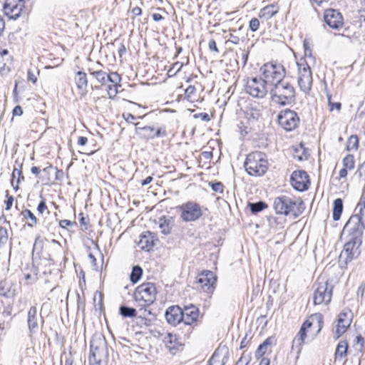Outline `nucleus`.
<instances>
[{"label": "nucleus", "instance_id": "f257e3e1", "mask_svg": "<svg viewBox=\"0 0 365 365\" xmlns=\"http://www.w3.org/2000/svg\"><path fill=\"white\" fill-rule=\"evenodd\" d=\"M156 288L153 283L148 282L139 285L134 292L135 301L140 307L139 312L140 314L138 318L145 321L144 324L148 325L150 321L146 319L147 316L151 314L150 310L147 308L150 307L156 299Z\"/></svg>", "mask_w": 365, "mask_h": 365}, {"label": "nucleus", "instance_id": "f03ea898", "mask_svg": "<svg viewBox=\"0 0 365 365\" xmlns=\"http://www.w3.org/2000/svg\"><path fill=\"white\" fill-rule=\"evenodd\" d=\"M269 94L272 102L279 106H291L296 101L295 88L287 81L271 87Z\"/></svg>", "mask_w": 365, "mask_h": 365}, {"label": "nucleus", "instance_id": "7ed1b4c3", "mask_svg": "<svg viewBox=\"0 0 365 365\" xmlns=\"http://www.w3.org/2000/svg\"><path fill=\"white\" fill-rule=\"evenodd\" d=\"M273 207L277 214L287 216L299 217L304 210V204L302 200L293 199L289 196L282 195L274 198Z\"/></svg>", "mask_w": 365, "mask_h": 365}, {"label": "nucleus", "instance_id": "20e7f679", "mask_svg": "<svg viewBox=\"0 0 365 365\" xmlns=\"http://www.w3.org/2000/svg\"><path fill=\"white\" fill-rule=\"evenodd\" d=\"M322 325L323 317L321 314L316 313L311 315L309 318L302 324L299 332L294 338L292 349H294L296 348L297 351H299L307 336V330L314 327L316 329L315 334H317L321 331Z\"/></svg>", "mask_w": 365, "mask_h": 365}, {"label": "nucleus", "instance_id": "39448f33", "mask_svg": "<svg viewBox=\"0 0 365 365\" xmlns=\"http://www.w3.org/2000/svg\"><path fill=\"white\" fill-rule=\"evenodd\" d=\"M245 168L250 175L261 176L268 168V162L265 153L255 151L250 153L245 162Z\"/></svg>", "mask_w": 365, "mask_h": 365}, {"label": "nucleus", "instance_id": "423d86ee", "mask_svg": "<svg viewBox=\"0 0 365 365\" xmlns=\"http://www.w3.org/2000/svg\"><path fill=\"white\" fill-rule=\"evenodd\" d=\"M313 302L314 305L328 304L332 297L334 286L326 276H319L314 284Z\"/></svg>", "mask_w": 365, "mask_h": 365}, {"label": "nucleus", "instance_id": "0eeeda50", "mask_svg": "<svg viewBox=\"0 0 365 365\" xmlns=\"http://www.w3.org/2000/svg\"><path fill=\"white\" fill-rule=\"evenodd\" d=\"M262 78L271 87L284 81L286 70L284 67L276 62L264 63L259 69Z\"/></svg>", "mask_w": 365, "mask_h": 365}, {"label": "nucleus", "instance_id": "6e6552de", "mask_svg": "<svg viewBox=\"0 0 365 365\" xmlns=\"http://www.w3.org/2000/svg\"><path fill=\"white\" fill-rule=\"evenodd\" d=\"M180 219L185 222H195L203 215L202 207L195 201H187L178 207Z\"/></svg>", "mask_w": 365, "mask_h": 365}, {"label": "nucleus", "instance_id": "1a4fd4ad", "mask_svg": "<svg viewBox=\"0 0 365 365\" xmlns=\"http://www.w3.org/2000/svg\"><path fill=\"white\" fill-rule=\"evenodd\" d=\"M298 67V84L302 91L307 93L311 88L312 85V75L309 65V62L306 59L301 58L297 63Z\"/></svg>", "mask_w": 365, "mask_h": 365}, {"label": "nucleus", "instance_id": "9d476101", "mask_svg": "<svg viewBox=\"0 0 365 365\" xmlns=\"http://www.w3.org/2000/svg\"><path fill=\"white\" fill-rule=\"evenodd\" d=\"M364 216L358 211L351 215L344 227V232H347L349 237L361 239L364 229Z\"/></svg>", "mask_w": 365, "mask_h": 365}, {"label": "nucleus", "instance_id": "9b49d317", "mask_svg": "<svg viewBox=\"0 0 365 365\" xmlns=\"http://www.w3.org/2000/svg\"><path fill=\"white\" fill-rule=\"evenodd\" d=\"M268 84L260 77L247 78L245 84L247 93L256 98H263L268 93Z\"/></svg>", "mask_w": 365, "mask_h": 365}, {"label": "nucleus", "instance_id": "f8f14e48", "mask_svg": "<svg viewBox=\"0 0 365 365\" xmlns=\"http://www.w3.org/2000/svg\"><path fill=\"white\" fill-rule=\"evenodd\" d=\"M107 343L105 337L101 334L93 335L90 344L88 358L107 359Z\"/></svg>", "mask_w": 365, "mask_h": 365}, {"label": "nucleus", "instance_id": "ddd939ff", "mask_svg": "<svg viewBox=\"0 0 365 365\" xmlns=\"http://www.w3.org/2000/svg\"><path fill=\"white\" fill-rule=\"evenodd\" d=\"M278 123L285 130L291 131L297 127L299 118L295 111L286 109L278 115Z\"/></svg>", "mask_w": 365, "mask_h": 365}, {"label": "nucleus", "instance_id": "4468645a", "mask_svg": "<svg viewBox=\"0 0 365 365\" xmlns=\"http://www.w3.org/2000/svg\"><path fill=\"white\" fill-rule=\"evenodd\" d=\"M353 317L354 314L349 308L344 309L339 314L335 331L336 339L339 338L347 330L352 322Z\"/></svg>", "mask_w": 365, "mask_h": 365}, {"label": "nucleus", "instance_id": "2eb2a0df", "mask_svg": "<svg viewBox=\"0 0 365 365\" xmlns=\"http://www.w3.org/2000/svg\"><path fill=\"white\" fill-rule=\"evenodd\" d=\"M217 277L213 272L210 270L203 271L197 277V282L203 292L212 294L215 289Z\"/></svg>", "mask_w": 365, "mask_h": 365}, {"label": "nucleus", "instance_id": "dca6fc26", "mask_svg": "<svg viewBox=\"0 0 365 365\" xmlns=\"http://www.w3.org/2000/svg\"><path fill=\"white\" fill-rule=\"evenodd\" d=\"M291 185L297 191L303 192L309 188V175L304 170L294 171L291 175Z\"/></svg>", "mask_w": 365, "mask_h": 365}, {"label": "nucleus", "instance_id": "f3484780", "mask_svg": "<svg viewBox=\"0 0 365 365\" xmlns=\"http://www.w3.org/2000/svg\"><path fill=\"white\" fill-rule=\"evenodd\" d=\"M135 133L141 138L146 140L167 136V131L165 128H156L153 126L136 127Z\"/></svg>", "mask_w": 365, "mask_h": 365}, {"label": "nucleus", "instance_id": "a211bd4d", "mask_svg": "<svg viewBox=\"0 0 365 365\" xmlns=\"http://www.w3.org/2000/svg\"><path fill=\"white\" fill-rule=\"evenodd\" d=\"M24 7V0H6L3 10L9 19H16L19 17Z\"/></svg>", "mask_w": 365, "mask_h": 365}, {"label": "nucleus", "instance_id": "6ab92c4d", "mask_svg": "<svg viewBox=\"0 0 365 365\" xmlns=\"http://www.w3.org/2000/svg\"><path fill=\"white\" fill-rule=\"evenodd\" d=\"M361 242V239H353L349 237V240L344 245V250L341 254V256L345 257L346 262L351 261L358 256L359 254V248Z\"/></svg>", "mask_w": 365, "mask_h": 365}, {"label": "nucleus", "instance_id": "aec40b11", "mask_svg": "<svg viewBox=\"0 0 365 365\" xmlns=\"http://www.w3.org/2000/svg\"><path fill=\"white\" fill-rule=\"evenodd\" d=\"M324 22L333 29H339L344 24V19L341 14L333 9L325 10L324 14Z\"/></svg>", "mask_w": 365, "mask_h": 365}, {"label": "nucleus", "instance_id": "412c9836", "mask_svg": "<svg viewBox=\"0 0 365 365\" xmlns=\"http://www.w3.org/2000/svg\"><path fill=\"white\" fill-rule=\"evenodd\" d=\"M43 319L40 315H37V308L35 306L31 307L27 314V324L31 334H35L39 329L40 324H43Z\"/></svg>", "mask_w": 365, "mask_h": 365}, {"label": "nucleus", "instance_id": "4be33fe9", "mask_svg": "<svg viewBox=\"0 0 365 365\" xmlns=\"http://www.w3.org/2000/svg\"><path fill=\"white\" fill-rule=\"evenodd\" d=\"M183 316L182 309L178 305L169 307L165 313L166 321L173 326L183 322Z\"/></svg>", "mask_w": 365, "mask_h": 365}, {"label": "nucleus", "instance_id": "5701e85b", "mask_svg": "<svg viewBox=\"0 0 365 365\" xmlns=\"http://www.w3.org/2000/svg\"><path fill=\"white\" fill-rule=\"evenodd\" d=\"M183 322L185 324L190 325L197 322L199 317V309L193 304L185 306L182 309Z\"/></svg>", "mask_w": 365, "mask_h": 365}, {"label": "nucleus", "instance_id": "b1692460", "mask_svg": "<svg viewBox=\"0 0 365 365\" xmlns=\"http://www.w3.org/2000/svg\"><path fill=\"white\" fill-rule=\"evenodd\" d=\"M277 339L271 336L267 338L257 348L255 351V356L257 359L262 357L265 354L272 351V348L276 344Z\"/></svg>", "mask_w": 365, "mask_h": 365}, {"label": "nucleus", "instance_id": "393cba45", "mask_svg": "<svg viewBox=\"0 0 365 365\" xmlns=\"http://www.w3.org/2000/svg\"><path fill=\"white\" fill-rule=\"evenodd\" d=\"M163 341L167 347V349L172 353L175 354L178 350L179 347L181 346L182 344L179 341V339L175 334L170 332H168L164 336Z\"/></svg>", "mask_w": 365, "mask_h": 365}, {"label": "nucleus", "instance_id": "a878e982", "mask_svg": "<svg viewBox=\"0 0 365 365\" xmlns=\"http://www.w3.org/2000/svg\"><path fill=\"white\" fill-rule=\"evenodd\" d=\"M174 225V219L170 216H163L159 218L158 227L160 232L167 235L171 232Z\"/></svg>", "mask_w": 365, "mask_h": 365}, {"label": "nucleus", "instance_id": "bb28decb", "mask_svg": "<svg viewBox=\"0 0 365 365\" xmlns=\"http://www.w3.org/2000/svg\"><path fill=\"white\" fill-rule=\"evenodd\" d=\"M75 82L80 94L84 96L87 93L88 78L86 73L83 71H78L76 74Z\"/></svg>", "mask_w": 365, "mask_h": 365}, {"label": "nucleus", "instance_id": "cd10ccee", "mask_svg": "<svg viewBox=\"0 0 365 365\" xmlns=\"http://www.w3.org/2000/svg\"><path fill=\"white\" fill-rule=\"evenodd\" d=\"M154 236L153 233L148 232L147 233L140 235L138 244L142 250L149 251L154 247Z\"/></svg>", "mask_w": 365, "mask_h": 365}, {"label": "nucleus", "instance_id": "c85d7f7f", "mask_svg": "<svg viewBox=\"0 0 365 365\" xmlns=\"http://www.w3.org/2000/svg\"><path fill=\"white\" fill-rule=\"evenodd\" d=\"M15 294V289L9 280H3L0 282V296L10 298Z\"/></svg>", "mask_w": 365, "mask_h": 365}, {"label": "nucleus", "instance_id": "c756f323", "mask_svg": "<svg viewBox=\"0 0 365 365\" xmlns=\"http://www.w3.org/2000/svg\"><path fill=\"white\" fill-rule=\"evenodd\" d=\"M278 12V7L274 4H269L262 8L259 12V17L265 20L270 19Z\"/></svg>", "mask_w": 365, "mask_h": 365}, {"label": "nucleus", "instance_id": "7c9ffc66", "mask_svg": "<svg viewBox=\"0 0 365 365\" xmlns=\"http://www.w3.org/2000/svg\"><path fill=\"white\" fill-rule=\"evenodd\" d=\"M88 71L91 75H92L96 81L103 86L108 81V73L106 71H103L102 69L96 68L94 70L92 68H88Z\"/></svg>", "mask_w": 365, "mask_h": 365}, {"label": "nucleus", "instance_id": "2f4dec72", "mask_svg": "<svg viewBox=\"0 0 365 365\" xmlns=\"http://www.w3.org/2000/svg\"><path fill=\"white\" fill-rule=\"evenodd\" d=\"M348 350V343L345 341H341L338 344L335 351V359L341 360L346 356Z\"/></svg>", "mask_w": 365, "mask_h": 365}, {"label": "nucleus", "instance_id": "473e14b6", "mask_svg": "<svg viewBox=\"0 0 365 365\" xmlns=\"http://www.w3.org/2000/svg\"><path fill=\"white\" fill-rule=\"evenodd\" d=\"M24 180V177L22 175L21 170L20 169L14 168L12 172L11 183L15 191H17L19 190V185L21 182V181Z\"/></svg>", "mask_w": 365, "mask_h": 365}, {"label": "nucleus", "instance_id": "72a5a7b5", "mask_svg": "<svg viewBox=\"0 0 365 365\" xmlns=\"http://www.w3.org/2000/svg\"><path fill=\"white\" fill-rule=\"evenodd\" d=\"M343 211V201L341 198H337L334 201L333 205V219L339 220Z\"/></svg>", "mask_w": 365, "mask_h": 365}, {"label": "nucleus", "instance_id": "f704fd0d", "mask_svg": "<svg viewBox=\"0 0 365 365\" xmlns=\"http://www.w3.org/2000/svg\"><path fill=\"white\" fill-rule=\"evenodd\" d=\"M119 312L123 317H134L137 316V311L135 309L124 305L120 307Z\"/></svg>", "mask_w": 365, "mask_h": 365}, {"label": "nucleus", "instance_id": "c9c22d12", "mask_svg": "<svg viewBox=\"0 0 365 365\" xmlns=\"http://www.w3.org/2000/svg\"><path fill=\"white\" fill-rule=\"evenodd\" d=\"M142 274H143L142 268L138 265L134 266L133 267L132 272L130 274V279L133 284H135L141 278Z\"/></svg>", "mask_w": 365, "mask_h": 365}, {"label": "nucleus", "instance_id": "e433bc0d", "mask_svg": "<svg viewBox=\"0 0 365 365\" xmlns=\"http://www.w3.org/2000/svg\"><path fill=\"white\" fill-rule=\"evenodd\" d=\"M227 356H224L222 360L219 359V354L217 351L214 352L207 365H225L227 361Z\"/></svg>", "mask_w": 365, "mask_h": 365}, {"label": "nucleus", "instance_id": "4c0bfd02", "mask_svg": "<svg viewBox=\"0 0 365 365\" xmlns=\"http://www.w3.org/2000/svg\"><path fill=\"white\" fill-rule=\"evenodd\" d=\"M249 207L253 214H257L264 210L267 205L265 202L259 201L257 202L249 203Z\"/></svg>", "mask_w": 365, "mask_h": 365}, {"label": "nucleus", "instance_id": "58836bf2", "mask_svg": "<svg viewBox=\"0 0 365 365\" xmlns=\"http://www.w3.org/2000/svg\"><path fill=\"white\" fill-rule=\"evenodd\" d=\"M359 147V138L357 135H351L348 140L346 149L348 150H357Z\"/></svg>", "mask_w": 365, "mask_h": 365}, {"label": "nucleus", "instance_id": "ea45409f", "mask_svg": "<svg viewBox=\"0 0 365 365\" xmlns=\"http://www.w3.org/2000/svg\"><path fill=\"white\" fill-rule=\"evenodd\" d=\"M21 214L26 219H29L31 221V222L28 223L29 226L33 227L37 223V218L31 210L26 209L22 212Z\"/></svg>", "mask_w": 365, "mask_h": 365}, {"label": "nucleus", "instance_id": "a19ab883", "mask_svg": "<svg viewBox=\"0 0 365 365\" xmlns=\"http://www.w3.org/2000/svg\"><path fill=\"white\" fill-rule=\"evenodd\" d=\"M354 158L352 155H347L343 160L344 167L352 170L354 168Z\"/></svg>", "mask_w": 365, "mask_h": 365}, {"label": "nucleus", "instance_id": "79ce46f5", "mask_svg": "<svg viewBox=\"0 0 365 365\" xmlns=\"http://www.w3.org/2000/svg\"><path fill=\"white\" fill-rule=\"evenodd\" d=\"M108 81L115 85H120L121 77L118 73L111 72L110 74H108Z\"/></svg>", "mask_w": 365, "mask_h": 365}, {"label": "nucleus", "instance_id": "37998d69", "mask_svg": "<svg viewBox=\"0 0 365 365\" xmlns=\"http://www.w3.org/2000/svg\"><path fill=\"white\" fill-rule=\"evenodd\" d=\"M359 212L364 216L365 220V195L361 199L360 202L357 204L354 212Z\"/></svg>", "mask_w": 365, "mask_h": 365}, {"label": "nucleus", "instance_id": "c03bdc74", "mask_svg": "<svg viewBox=\"0 0 365 365\" xmlns=\"http://www.w3.org/2000/svg\"><path fill=\"white\" fill-rule=\"evenodd\" d=\"M119 86H120V85L115 84L109 85L107 86V92L110 98H113L114 97H115V96L118 93V88Z\"/></svg>", "mask_w": 365, "mask_h": 365}, {"label": "nucleus", "instance_id": "a18cd8bd", "mask_svg": "<svg viewBox=\"0 0 365 365\" xmlns=\"http://www.w3.org/2000/svg\"><path fill=\"white\" fill-rule=\"evenodd\" d=\"M249 51L242 50L240 54L237 53V62L241 61L242 66H245L247 62Z\"/></svg>", "mask_w": 365, "mask_h": 365}, {"label": "nucleus", "instance_id": "49530a36", "mask_svg": "<svg viewBox=\"0 0 365 365\" xmlns=\"http://www.w3.org/2000/svg\"><path fill=\"white\" fill-rule=\"evenodd\" d=\"M210 185L212 187V190L218 193H222L224 185L221 182H210Z\"/></svg>", "mask_w": 365, "mask_h": 365}, {"label": "nucleus", "instance_id": "de8ad7c7", "mask_svg": "<svg viewBox=\"0 0 365 365\" xmlns=\"http://www.w3.org/2000/svg\"><path fill=\"white\" fill-rule=\"evenodd\" d=\"M49 247L56 252H60L61 251V245L56 240L48 241Z\"/></svg>", "mask_w": 365, "mask_h": 365}, {"label": "nucleus", "instance_id": "09e8293b", "mask_svg": "<svg viewBox=\"0 0 365 365\" xmlns=\"http://www.w3.org/2000/svg\"><path fill=\"white\" fill-rule=\"evenodd\" d=\"M8 240L7 230L3 227H0V245L4 244Z\"/></svg>", "mask_w": 365, "mask_h": 365}, {"label": "nucleus", "instance_id": "8fccbe9b", "mask_svg": "<svg viewBox=\"0 0 365 365\" xmlns=\"http://www.w3.org/2000/svg\"><path fill=\"white\" fill-rule=\"evenodd\" d=\"M89 365H106L107 359L88 358Z\"/></svg>", "mask_w": 365, "mask_h": 365}, {"label": "nucleus", "instance_id": "3c124183", "mask_svg": "<svg viewBox=\"0 0 365 365\" xmlns=\"http://www.w3.org/2000/svg\"><path fill=\"white\" fill-rule=\"evenodd\" d=\"M250 29L252 31L258 30L259 26V21L257 18H252L250 21Z\"/></svg>", "mask_w": 365, "mask_h": 365}, {"label": "nucleus", "instance_id": "603ef678", "mask_svg": "<svg viewBox=\"0 0 365 365\" xmlns=\"http://www.w3.org/2000/svg\"><path fill=\"white\" fill-rule=\"evenodd\" d=\"M41 200L40 201L39 204L38 205L37 210H38V213L43 214V212L47 209V206L46 205L45 199L42 196H41Z\"/></svg>", "mask_w": 365, "mask_h": 365}, {"label": "nucleus", "instance_id": "864d4df0", "mask_svg": "<svg viewBox=\"0 0 365 365\" xmlns=\"http://www.w3.org/2000/svg\"><path fill=\"white\" fill-rule=\"evenodd\" d=\"M43 239H41L40 237H37L36 238L34 244L33 250L34 251L37 250H41L43 245Z\"/></svg>", "mask_w": 365, "mask_h": 365}, {"label": "nucleus", "instance_id": "5fc2aeb1", "mask_svg": "<svg viewBox=\"0 0 365 365\" xmlns=\"http://www.w3.org/2000/svg\"><path fill=\"white\" fill-rule=\"evenodd\" d=\"M195 91L196 89L194 86H189L185 91V98L190 99L191 96L195 93Z\"/></svg>", "mask_w": 365, "mask_h": 365}, {"label": "nucleus", "instance_id": "6e6d98bb", "mask_svg": "<svg viewBox=\"0 0 365 365\" xmlns=\"http://www.w3.org/2000/svg\"><path fill=\"white\" fill-rule=\"evenodd\" d=\"M194 118H200L202 121L208 122L210 120L209 115L206 113H196L193 115Z\"/></svg>", "mask_w": 365, "mask_h": 365}, {"label": "nucleus", "instance_id": "4d7b16f0", "mask_svg": "<svg viewBox=\"0 0 365 365\" xmlns=\"http://www.w3.org/2000/svg\"><path fill=\"white\" fill-rule=\"evenodd\" d=\"M279 220H281L279 217L274 218L273 221L271 222V225L272 227H274V225H273V223H274L276 229L283 228L284 221H282V220L279 221Z\"/></svg>", "mask_w": 365, "mask_h": 365}, {"label": "nucleus", "instance_id": "13d9d810", "mask_svg": "<svg viewBox=\"0 0 365 365\" xmlns=\"http://www.w3.org/2000/svg\"><path fill=\"white\" fill-rule=\"evenodd\" d=\"M24 279L28 284H32L35 283L37 280V277L36 275H31L30 274H25Z\"/></svg>", "mask_w": 365, "mask_h": 365}, {"label": "nucleus", "instance_id": "bf43d9fd", "mask_svg": "<svg viewBox=\"0 0 365 365\" xmlns=\"http://www.w3.org/2000/svg\"><path fill=\"white\" fill-rule=\"evenodd\" d=\"M6 197H7V200L6 201L5 210H9L13 205L14 198L13 196L9 195L8 191H6Z\"/></svg>", "mask_w": 365, "mask_h": 365}, {"label": "nucleus", "instance_id": "052dcab7", "mask_svg": "<svg viewBox=\"0 0 365 365\" xmlns=\"http://www.w3.org/2000/svg\"><path fill=\"white\" fill-rule=\"evenodd\" d=\"M304 58L306 60H309V61H314V57L312 55V51L311 48H306V51H304ZM308 62V61H307Z\"/></svg>", "mask_w": 365, "mask_h": 365}, {"label": "nucleus", "instance_id": "680f3d73", "mask_svg": "<svg viewBox=\"0 0 365 365\" xmlns=\"http://www.w3.org/2000/svg\"><path fill=\"white\" fill-rule=\"evenodd\" d=\"M230 37L227 41V43L230 42L233 44H239L240 43V38L237 36L233 35L232 34H230Z\"/></svg>", "mask_w": 365, "mask_h": 365}, {"label": "nucleus", "instance_id": "e2e57ef3", "mask_svg": "<svg viewBox=\"0 0 365 365\" xmlns=\"http://www.w3.org/2000/svg\"><path fill=\"white\" fill-rule=\"evenodd\" d=\"M208 46L210 51H214L215 52H218V48L217 47L216 42L214 39H211L209 41Z\"/></svg>", "mask_w": 365, "mask_h": 365}, {"label": "nucleus", "instance_id": "0e129e2a", "mask_svg": "<svg viewBox=\"0 0 365 365\" xmlns=\"http://www.w3.org/2000/svg\"><path fill=\"white\" fill-rule=\"evenodd\" d=\"M341 108V104L339 102L336 103H330L329 110L332 111L334 109H336L337 110H340Z\"/></svg>", "mask_w": 365, "mask_h": 365}, {"label": "nucleus", "instance_id": "69168bd1", "mask_svg": "<svg viewBox=\"0 0 365 365\" xmlns=\"http://www.w3.org/2000/svg\"><path fill=\"white\" fill-rule=\"evenodd\" d=\"M23 114V109L20 106H16L13 110V115L21 116Z\"/></svg>", "mask_w": 365, "mask_h": 365}, {"label": "nucleus", "instance_id": "338daca9", "mask_svg": "<svg viewBox=\"0 0 365 365\" xmlns=\"http://www.w3.org/2000/svg\"><path fill=\"white\" fill-rule=\"evenodd\" d=\"M123 117L125 120L128 123H133V121L135 119V117L131 113L123 114Z\"/></svg>", "mask_w": 365, "mask_h": 365}, {"label": "nucleus", "instance_id": "774afa93", "mask_svg": "<svg viewBox=\"0 0 365 365\" xmlns=\"http://www.w3.org/2000/svg\"><path fill=\"white\" fill-rule=\"evenodd\" d=\"M59 226L62 228H66L67 226L71 225V222L68 220H61L58 222Z\"/></svg>", "mask_w": 365, "mask_h": 365}]
</instances>
